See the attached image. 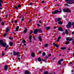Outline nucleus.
I'll list each match as a JSON object with an SVG mask.
<instances>
[{
	"mask_svg": "<svg viewBox=\"0 0 74 74\" xmlns=\"http://www.w3.org/2000/svg\"><path fill=\"white\" fill-rule=\"evenodd\" d=\"M39 53H41V51H39Z\"/></svg>",
	"mask_w": 74,
	"mask_h": 74,
	"instance_id": "64",
	"label": "nucleus"
},
{
	"mask_svg": "<svg viewBox=\"0 0 74 74\" xmlns=\"http://www.w3.org/2000/svg\"><path fill=\"white\" fill-rule=\"evenodd\" d=\"M1 24L2 25H4V23L3 22H2Z\"/></svg>",
	"mask_w": 74,
	"mask_h": 74,
	"instance_id": "45",
	"label": "nucleus"
},
{
	"mask_svg": "<svg viewBox=\"0 0 74 74\" xmlns=\"http://www.w3.org/2000/svg\"><path fill=\"white\" fill-rule=\"evenodd\" d=\"M38 32V29H36L34 31V34H37Z\"/></svg>",
	"mask_w": 74,
	"mask_h": 74,
	"instance_id": "7",
	"label": "nucleus"
},
{
	"mask_svg": "<svg viewBox=\"0 0 74 74\" xmlns=\"http://www.w3.org/2000/svg\"><path fill=\"white\" fill-rule=\"evenodd\" d=\"M3 42H3V40H0V44L1 45Z\"/></svg>",
	"mask_w": 74,
	"mask_h": 74,
	"instance_id": "17",
	"label": "nucleus"
},
{
	"mask_svg": "<svg viewBox=\"0 0 74 74\" xmlns=\"http://www.w3.org/2000/svg\"><path fill=\"white\" fill-rule=\"evenodd\" d=\"M61 20V18H57V20L58 21H60Z\"/></svg>",
	"mask_w": 74,
	"mask_h": 74,
	"instance_id": "29",
	"label": "nucleus"
},
{
	"mask_svg": "<svg viewBox=\"0 0 74 74\" xmlns=\"http://www.w3.org/2000/svg\"><path fill=\"white\" fill-rule=\"evenodd\" d=\"M53 45H54L55 46V47H57V48H58L59 47V46H58V45H57L55 43H53Z\"/></svg>",
	"mask_w": 74,
	"mask_h": 74,
	"instance_id": "19",
	"label": "nucleus"
},
{
	"mask_svg": "<svg viewBox=\"0 0 74 74\" xmlns=\"http://www.w3.org/2000/svg\"><path fill=\"white\" fill-rule=\"evenodd\" d=\"M66 6H67L68 7H69V6L68 4H66Z\"/></svg>",
	"mask_w": 74,
	"mask_h": 74,
	"instance_id": "60",
	"label": "nucleus"
},
{
	"mask_svg": "<svg viewBox=\"0 0 74 74\" xmlns=\"http://www.w3.org/2000/svg\"><path fill=\"white\" fill-rule=\"evenodd\" d=\"M21 4H19L18 5V8H19L21 7Z\"/></svg>",
	"mask_w": 74,
	"mask_h": 74,
	"instance_id": "39",
	"label": "nucleus"
},
{
	"mask_svg": "<svg viewBox=\"0 0 74 74\" xmlns=\"http://www.w3.org/2000/svg\"><path fill=\"white\" fill-rule=\"evenodd\" d=\"M32 33H33L32 31H31L30 33H29V34H32Z\"/></svg>",
	"mask_w": 74,
	"mask_h": 74,
	"instance_id": "56",
	"label": "nucleus"
},
{
	"mask_svg": "<svg viewBox=\"0 0 74 74\" xmlns=\"http://www.w3.org/2000/svg\"><path fill=\"white\" fill-rule=\"evenodd\" d=\"M65 33L66 34H68V31H67V30L66 29L65 30Z\"/></svg>",
	"mask_w": 74,
	"mask_h": 74,
	"instance_id": "31",
	"label": "nucleus"
},
{
	"mask_svg": "<svg viewBox=\"0 0 74 74\" xmlns=\"http://www.w3.org/2000/svg\"><path fill=\"white\" fill-rule=\"evenodd\" d=\"M14 22H15L16 23H17V21H16V20H15L14 21Z\"/></svg>",
	"mask_w": 74,
	"mask_h": 74,
	"instance_id": "55",
	"label": "nucleus"
},
{
	"mask_svg": "<svg viewBox=\"0 0 74 74\" xmlns=\"http://www.w3.org/2000/svg\"><path fill=\"white\" fill-rule=\"evenodd\" d=\"M62 34H63V35H64V34H65V32H63L62 33Z\"/></svg>",
	"mask_w": 74,
	"mask_h": 74,
	"instance_id": "52",
	"label": "nucleus"
},
{
	"mask_svg": "<svg viewBox=\"0 0 74 74\" xmlns=\"http://www.w3.org/2000/svg\"><path fill=\"white\" fill-rule=\"evenodd\" d=\"M63 11L64 12H71L70 10L68 8L64 9H63Z\"/></svg>",
	"mask_w": 74,
	"mask_h": 74,
	"instance_id": "3",
	"label": "nucleus"
},
{
	"mask_svg": "<svg viewBox=\"0 0 74 74\" xmlns=\"http://www.w3.org/2000/svg\"><path fill=\"white\" fill-rule=\"evenodd\" d=\"M33 38L34 40H36V38H35V37L33 36Z\"/></svg>",
	"mask_w": 74,
	"mask_h": 74,
	"instance_id": "47",
	"label": "nucleus"
},
{
	"mask_svg": "<svg viewBox=\"0 0 74 74\" xmlns=\"http://www.w3.org/2000/svg\"><path fill=\"white\" fill-rule=\"evenodd\" d=\"M9 47V46L7 45V46H6L5 48V51H7L8 49V48Z\"/></svg>",
	"mask_w": 74,
	"mask_h": 74,
	"instance_id": "21",
	"label": "nucleus"
},
{
	"mask_svg": "<svg viewBox=\"0 0 74 74\" xmlns=\"http://www.w3.org/2000/svg\"><path fill=\"white\" fill-rule=\"evenodd\" d=\"M27 31V28H25V30L23 32V33H26Z\"/></svg>",
	"mask_w": 74,
	"mask_h": 74,
	"instance_id": "16",
	"label": "nucleus"
},
{
	"mask_svg": "<svg viewBox=\"0 0 74 74\" xmlns=\"http://www.w3.org/2000/svg\"><path fill=\"white\" fill-rule=\"evenodd\" d=\"M74 34V31L72 33V34Z\"/></svg>",
	"mask_w": 74,
	"mask_h": 74,
	"instance_id": "57",
	"label": "nucleus"
},
{
	"mask_svg": "<svg viewBox=\"0 0 74 74\" xmlns=\"http://www.w3.org/2000/svg\"><path fill=\"white\" fill-rule=\"evenodd\" d=\"M44 74H48V72L47 71H46L44 73Z\"/></svg>",
	"mask_w": 74,
	"mask_h": 74,
	"instance_id": "32",
	"label": "nucleus"
},
{
	"mask_svg": "<svg viewBox=\"0 0 74 74\" xmlns=\"http://www.w3.org/2000/svg\"><path fill=\"white\" fill-rule=\"evenodd\" d=\"M19 27L18 26H17L16 27V30L17 32H18V30H19Z\"/></svg>",
	"mask_w": 74,
	"mask_h": 74,
	"instance_id": "18",
	"label": "nucleus"
},
{
	"mask_svg": "<svg viewBox=\"0 0 74 74\" xmlns=\"http://www.w3.org/2000/svg\"><path fill=\"white\" fill-rule=\"evenodd\" d=\"M72 43L73 44H74V39L72 41Z\"/></svg>",
	"mask_w": 74,
	"mask_h": 74,
	"instance_id": "44",
	"label": "nucleus"
},
{
	"mask_svg": "<svg viewBox=\"0 0 74 74\" xmlns=\"http://www.w3.org/2000/svg\"><path fill=\"white\" fill-rule=\"evenodd\" d=\"M32 36L30 35L29 36V40H32Z\"/></svg>",
	"mask_w": 74,
	"mask_h": 74,
	"instance_id": "30",
	"label": "nucleus"
},
{
	"mask_svg": "<svg viewBox=\"0 0 74 74\" xmlns=\"http://www.w3.org/2000/svg\"><path fill=\"white\" fill-rule=\"evenodd\" d=\"M69 64H72V62H70L69 63Z\"/></svg>",
	"mask_w": 74,
	"mask_h": 74,
	"instance_id": "49",
	"label": "nucleus"
},
{
	"mask_svg": "<svg viewBox=\"0 0 74 74\" xmlns=\"http://www.w3.org/2000/svg\"><path fill=\"white\" fill-rule=\"evenodd\" d=\"M9 30V28H8V27H7L5 30L6 32V33H7V32H8Z\"/></svg>",
	"mask_w": 74,
	"mask_h": 74,
	"instance_id": "14",
	"label": "nucleus"
},
{
	"mask_svg": "<svg viewBox=\"0 0 74 74\" xmlns=\"http://www.w3.org/2000/svg\"><path fill=\"white\" fill-rule=\"evenodd\" d=\"M25 74H31V73H29V71H26L25 72Z\"/></svg>",
	"mask_w": 74,
	"mask_h": 74,
	"instance_id": "11",
	"label": "nucleus"
},
{
	"mask_svg": "<svg viewBox=\"0 0 74 74\" xmlns=\"http://www.w3.org/2000/svg\"><path fill=\"white\" fill-rule=\"evenodd\" d=\"M1 3H3V1L2 0H0V7H2Z\"/></svg>",
	"mask_w": 74,
	"mask_h": 74,
	"instance_id": "12",
	"label": "nucleus"
},
{
	"mask_svg": "<svg viewBox=\"0 0 74 74\" xmlns=\"http://www.w3.org/2000/svg\"><path fill=\"white\" fill-rule=\"evenodd\" d=\"M66 40H67V41H69V38H67L66 39Z\"/></svg>",
	"mask_w": 74,
	"mask_h": 74,
	"instance_id": "40",
	"label": "nucleus"
},
{
	"mask_svg": "<svg viewBox=\"0 0 74 74\" xmlns=\"http://www.w3.org/2000/svg\"><path fill=\"white\" fill-rule=\"evenodd\" d=\"M71 26V22H69L68 24L67 25V27L68 28H70Z\"/></svg>",
	"mask_w": 74,
	"mask_h": 74,
	"instance_id": "4",
	"label": "nucleus"
},
{
	"mask_svg": "<svg viewBox=\"0 0 74 74\" xmlns=\"http://www.w3.org/2000/svg\"><path fill=\"white\" fill-rule=\"evenodd\" d=\"M62 23H63L61 21H59L58 23L59 25H62Z\"/></svg>",
	"mask_w": 74,
	"mask_h": 74,
	"instance_id": "20",
	"label": "nucleus"
},
{
	"mask_svg": "<svg viewBox=\"0 0 74 74\" xmlns=\"http://www.w3.org/2000/svg\"><path fill=\"white\" fill-rule=\"evenodd\" d=\"M22 42L23 43H25V42H26V41L25 40H22Z\"/></svg>",
	"mask_w": 74,
	"mask_h": 74,
	"instance_id": "34",
	"label": "nucleus"
},
{
	"mask_svg": "<svg viewBox=\"0 0 74 74\" xmlns=\"http://www.w3.org/2000/svg\"><path fill=\"white\" fill-rule=\"evenodd\" d=\"M66 48V47H61V49H63V50H64V49H65Z\"/></svg>",
	"mask_w": 74,
	"mask_h": 74,
	"instance_id": "27",
	"label": "nucleus"
},
{
	"mask_svg": "<svg viewBox=\"0 0 74 74\" xmlns=\"http://www.w3.org/2000/svg\"><path fill=\"white\" fill-rule=\"evenodd\" d=\"M17 59H18V60H20V58L19 57H18L17 58Z\"/></svg>",
	"mask_w": 74,
	"mask_h": 74,
	"instance_id": "58",
	"label": "nucleus"
},
{
	"mask_svg": "<svg viewBox=\"0 0 74 74\" xmlns=\"http://www.w3.org/2000/svg\"><path fill=\"white\" fill-rule=\"evenodd\" d=\"M37 25L38 26H40V24H37Z\"/></svg>",
	"mask_w": 74,
	"mask_h": 74,
	"instance_id": "62",
	"label": "nucleus"
},
{
	"mask_svg": "<svg viewBox=\"0 0 74 74\" xmlns=\"http://www.w3.org/2000/svg\"><path fill=\"white\" fill-rule=\"evenodd\" d=\"M45 54H46V53L45 52H43L42 53V55L43 56H45Z\"/></svg>",
	"mask_w": 74,
	"mask_h": 74,
	"instance_id": "35",
	"label": "nucleus"
},
{
	"mask_svg": "<svg viewBox=\"0 0 74 74\" xmlns=\"http://www.w3.org/2000/svg\"><path fill=\"white\" fill-rule=\"evenodd\" d=\"M58 30L59 31H61V32H62V31H63V29H62V27H60L58 28Z\"/></svg>",
	"mask_w": 74,
	"mask_h": 74,
	"instance_id": "10",
	"label": "nucleus"
},
{
	"mask_svg": "<svg viewBox=\"0 0 74 74\" xmlns=\"http://www.w3.org/2000/svg\"><path fill=\"white\" fill-rule=\"evenodd\" d=\"M32 19H31L29 20V23H31V22H32Z\"/></svg>",
	"mask_w": 74,
	"mask_h": 74,
	"instance_id": "37",
	"label": "nucleus"
},
{
	"mask_svg": "<svg viewBox=\"0 0 74 74\" xmlns=\"http://www.w3.org/2000/svg\"><path fill=\"white\" fill-rule=\"evenodd\" d=\"M4 69L5 70L7 71V69H8V66H7V65L5 66L4 68Z\"/></svg>",
	"mask_w": 74,
	"mask_h": 74,
	"instance_id": "9",
	"label": "nucleus"
},
{
	"mask_svg": "<svg viewBox=\"0 0 74 74\" xmlns=\"http://www.w3.org/2000/svg\"><path fill=\"white\" fill-rule=\"evenodd\" d=\"M38 39L39 40V41H42V39L41 38V36H39L38 37Z\"/></svg>",
	"mask_w": 74,
	"mask_h": 74,
	"instance_id": "15",
	"label": "nucleus"
},
{
	"mask_svg": "<svg viewBox=\"0 0 74 74\" xmlns=\"http://www.w3.org/2000/svg\"><path fill=\"white\" fill-rule=\"evenodd\" d=\"M46 29L47 30H49V29H50V27H46Z\"/></svg>",
	"mask_w": 74,
	"mask_h": 74,
	"instance_id": "28",
	"label": "nucleus"
},
{
	"mask_svg": "<svg viewBox=\"0 0 74 74\" xmlns=\"http://www.w3.org/2000/svg\"><path fill=\"white\" fill-rule=\"evenodd\" d=\"M55 22H57V21H58V18L57 19V18H55Z\"/></svg>",
	"mask_w": 74,
	"mask_h": 74,
	"instance_id": "38",
	"label": "nucleus"
},
{
	"mask_svg": "<svg viewBox=\"0 0 74 74\" xmlns=\"http://www.w3.org/2000/svg\"><path fill=\"white\" fill-rule=\"evenodd\" d=\"M69 44V41H67L65 42V44L67 45Z\"/></svg>",
	"mask_w": 74,
	"mask_h": 74,
	"instance_id": "26",
	"label": "nucleus"
},
{
	"mask_svg": "<svg viewBox=\"0 0 74 74\" xmlns=\"http://www.w3.org/2000/svg\"><path fill=\"white\" fill-rule=\"evenodd\" d=\"M33 5V3H30V5Z\"/></svg>",
	"mask_w": 74,
	"mask_h": 74,
	"instance_id": "46",
	"label": "nucleus"
},
{
	"mask_svg": "<svg viewBox=\"0 0 74 74\" xmlns=\"http://www.w3.org/2000/svg\"><path fill=\"white\" fill-rule=\"evenodd\" d=\"M65 1L69 4H71L74 3V0H65Z\"/></svg>",
	"mask_w": 74,
	"mask_h": 74,
	"instance_id": "1",
	"label": "nucleus"
},
{
	"mask_svg": "<svg viewBox=\"0 0 74 74\" xmlns=\"http://www.w3.org/2000/svg\"><path fill=\"white\" fill-rule=\"evenodd\" d=\"M38 32H40V33H42V30L40 29H38Z\"/></svg>",
	"mask_w": 74,
	"mask_h": 74,
	"instance_id": "24",
	"label": "nucleus"
},
{
	"mask_svg": "<svg viewBox=\"0 0 74 74\" xmlns=\"http://www.w3.org/2000/svg\"><path fill=\"white\" fill-rule=\"evenodd\" d=\"M51 56V54H49L48 55V56H49V57H50Z\"/></svg>",
	"mask_w": 74,
	"mask_h": 74,
	"instance_id": "41",
	"label": "nucleus"
},
{
	"mask_svg": "<svg viewBox=\"0 0 74 74\" xmlns=\"http://www.w3.org/2000/svg\"><path fill=\"white\" fill-rule=\"evenodd\" d=\"M42 3H44V1H42Z\"/></svg>",
	"mask_w": 74,
	"mask_h": 74,
	"instance_id": "54",
	"label": "nucleus"
},
{
	"mask_svg": "<svg viewBox=\"0 0 74 74\" xmlns=\"http://www.w3.org/2000/svg\"><path fill=\"white\" fill-rule=\"evenodd\" d=\"M43 69H40V71H41V72H42V71H41Z\"/></svg>",
	"mask_w": 74,
	"mask_h": 74,
	"instance_id": "50",
	"label": "nucleus"
},
{
	"mask_svg": "<svg viewBox=\"0 0 74 74\" xmlns=\"http://www.w3.org/2000/svg\"><path fill=\"white\" fill-rule=\"evenodd\" d=\"M31 55L32 57H34V56H35V54L34 52H32L31 54Z\"/></svg>",
	"mask_w": 74,
	"mask_h": 74,
	"instance_id": "13",
	"label": "nucleus"
},
{
	"mask_svg": "<svg viewBox=\"0 0 74 74\" xmlns=\"http://www.w3.org/2000/svg\"><path fill=\"white\" fill-rule=\"evenodd\" d=\"M15 8H16V10L18 9V7L17 6H15Z\"/></svg>",
	"mask_w": 74,
	"mask_h": 74,
	"instance_id": "51",
	"label": "nucleus"
},
{
	"mask_svg": "<svg viewBox=\"0 0 74 74\" xmlns=\"http://www.w3.org/2000/svg\"><path fill=\"white\" fill-rule=\"evenodd\" d=\"M73 40V38H71V39H69V41H71V40Z\"/></svg>",
	"mask_w": 74,
	"mask_h": 74,
	"instance_id": "48",
	"label": "nucleus"
},
{
	"mask_svg": "<svg viewBox=\"0 0 74 74\" xmlns=\"http://www.w3.org/2000/svg\"><path fill=\"white\" fill-rule=\"evenodd\" d=\"M68 50L69 51L70 50V48H68Z\"/></svg>",
	"mask_w": 74,
	"mask_h": 74,
	"instance_id": "59",
	"label": "nucleus"
},
{
	"mask_svg": "<svg viewBox=\"0 0 74 74\" xmlns=\"http://www.w3.org/2000/svg\"><path fill=\"white\" fill-rule=\"evenodd\" d=\"M59 10H60L59 12L58 10H56L55 11L52 12L53 14H57L58 12H62L61 9H59Z\"/></svg>",
	"mask_w": 74,
	"mask_h": 74,
	"instance_id": "2",
	"label": "nucleus"
},
{
	"mask_svg": "<svg viewBox=\"0 0 74 74\" xmlns=\"http://www.w3.org/2000/svg\"><path fill=\"white\" fill-rule=\"evenodd\" d=\"M1 45H2V46L3 47H5L7 45V44H6L5 43L3 42V44Z\"/></svg>",
	"mask_w": 74,
	"mask_h": 74,
	"instance_id": "8",
	"label": "nucleus"
},
{
	"mask_svg": "<svg viewBox=\"0 0 74 74\" xmlns=\"http://www.w3.org/2000/svg\"><path fill=\"white\" fill-rule=\"evenodd\" d=\"M3 36H6V35H5V34H4L3 35Z\"/></svg>",
	"mask_w": 74,
	"mask_h": 74,
	"instance_id": "63",
	"label": "nucleus"
},
{
	"mask_svg": "<svg viewBox=\"0 0 74 74\" xmlns=\"http://www.w3.org/2000/svg\"><path fill=\"white\" fill-rule=\"evenodd\" d=\"M48 56H46L45 57V60H47V59H48Z\"/></svg>",
	"mask_w": 74,
	"mask_h": 74,
	"instance_id": "33",
	"label": "nucleus"
},
{
	"mask_svg": "<svg viewBox=\"0 0 74 74\" xmlns=\"http://www.w3.org/2000/svg\"><path fill=\"white\" fill-rule=\"evenodd\" d=\"M9 45L10 46H12V45H13V43H12V42H11L9 43Z\"/></svg>",
	"mask_w": 74,
	"mask_h": 74,
	"instance_id": "22",
	"label": "nucleus"
},
{
	"mask_svg": "<svg viewBox=\"0 0 74 74\" xmlns=\"http://www.w3.org/2000/svg\"><path fill=\"white\" fill-rule=\"evenodd\" d=\"M28 41L29 42H32V39H29V40Z\"/></svg>",
	"mask_w": 74,
	"mask_h": 74,
	"instance_id": "43",
	"label": "nucleus"
},
{
	"mask_svg": "<svg viewBox=\"0 0 74 74\" xmlns=\"http://www.w3.org/2000/svg\"><path fill=\"white\" fill-rule=\"evenodd\" d=\"M21 21H24V20H23V18H22Z\"/></svg>",
	"mask_w": 74,
	"mask_h": 74,
	"instance_id": "61",
	"label": "nucleus"
},
{
	"mask_svg": "<svg viewBox=\"0 0 74 74\" xmlns=\"http://www.w3.org/2000/svg\"><path fill=\"white\" fill-rule=\"evenodd\" d=\"M9 39H10V40H12V39H13V38H11V37H10L9 38Z\"/></svg>",
	"mask_w": 74,
	"mask_h": 74,
	"instance_id": "42",
	"label": "nucleus"
},
{
	"mask_svg": "<svg viewBox=\"0 0 74 74\" xmlns=\"http://www.w3.org/2000/svg\"><path fill=\"white\" fill-rule=\"evenodd\" d=\"M63 59H61L60 60L58 61V64H60V65H61V62H63Z\"/></svg>",
	"mask_w": 74,
	"mask_h": 74,
	"instance_id": "5",
	"label": "nucleus"
},
{
	"mask_svg": "<svg viewBox=\"0 0 74 74\" xmlns=\"http://www.w3.org/2000/svg\"><path fill=\"white\" fill-rule=\"evenodd\" d=\"M44 46L45 47H47V46H48V44L47 43H46L45 44Z\"/></svg>",
	"mask_w": 74,
	"mask_h": 74,
	"instance_id": "25",
	"label": "nucleus"
},
{
	"mask_svg": "<svg viewBox=\"0 0 74 74\" xmlns=\"http://www.w3.org/2000/svg\"><path fill=\"white\" fill-rule=\"evenodd\" d=\"M57 42H59V40L57 39Z\"/></svg>",
	"mask_w": 74,
	"mask_h": 74,
	"instance_id": "53",
	"label": "nucleus"
},
{
	"mask_svg": "<svg viewBox=\"0 0 74 74\" xmlns=\"http://www.w3.org/2000/svg\"><path fill=\"white\" fill-rule=\"evenodd\" d=\"M19 52H17L16 53L15 51H14L13 52V55H19Z\"/></svg>",
	"mask_w": 74,
	"mask_h": 74,
	"instance_id": "6",
	"label": "nucleus"
},
{
	"mask_svg": "<svg viewBox=\"0 0 74 74\" xmlns=\"http://www.w3.org/2000/svg\"><path fill=\"white\" fill-rule=\"evenodd\" d=\"M60 38H61V37L59 36V37H58V38L57 39H58L60 40Z\"/></svg>",
	"mask_w": 74,
	"mask_h": 74,
	"instance_id": "36",
	"label": "nucleus"
},
{
	"mask_svg": "<svg viewBox=\"0 0 74 74\" xmlns=\"http://www.w3.org/2000/svg\"><path fill=\"white\" fill-rule=\"evenodd\" d=\"M41 59L40 57H39L38 58V62H41Z\"/></svg>",
	"mask_w": 74,
	"mask_h": 74,
	"instance_id": "23",
	"label": "nucleus"
}]
</instances>
